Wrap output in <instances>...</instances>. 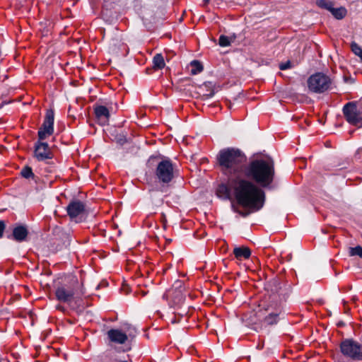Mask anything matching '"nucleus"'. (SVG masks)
Masks as SVG:
<instances>
[{"instance_id":"2","label":"nucleus","mask_w":362,"mask_h":362,"mask_svg":"<svg viewBox=\"0 0 362 362\" xmlns=\"http://www.w3.org/2000/svg\"><path fill=\"white\" fill-rule=\"evenodd\" d=\"M274 165L272 159H256L246 167L244 175L263 187H269L274 178Z\"/></svg>"},{"instance_id":"8","label":"nucleus","mask_w":362,"mask_h":362,"mask_svg":"<svg viewBox=\"0 0 362 362\" xmlns=\"http://www.w3.org/2000/svg\"><path fill=\"white\" fill-rule=\"evenodd\" d=\"M343 113L349 123L359 127H362V117L358 114L355 103L352 102L346 103L343 107Z\"/></svg>"},{"instance_id":"27","label":"nucleus","mask_w":362,"mask_h":362,"mask_svg":"<svg viewBox=\"0 0 362 362\" xmlns=\"http://www.w3.org/2000/svg\"><path fill=\"white\" fill-rule=\"evenodd\" d=\"M290 64H291L290 62H287L286 63L281 64L279 65V69L281 70H286V69L290 68V66H291Z\"/></svg>"},{"instance_id":"14","label":"nucleus","mask_w":362,"mask_h":362,"mask_svg":"<svg viewBox=\"0 0 362 362\" xmlns=\"http://www.w3.org/2000/svg\"><path fill=\"white\" fill-rule=\"evenodd\" d=\"M28 230L25 226L18 225L13 228V233L8 235V238H13L17 242L25 241L28 237Z\"/></svg>"},{"instance_id":"23","label":"nucleus","mask_w":362,"mask_h":362,"mask_svg":"<svg viewBox=\"0 0 362 362\" xmlns=\"http://www.w3.org/2000/svg\"><path fill=\"white\" fill-rule=\"evenodd\" d=\"M21 174L23 177H25L26 179L34 177V174L33 173L31 168H30L28 166L23 168L21 170Z\"/></svg>"},{"instance_id":"6","label":"nucleus","mask_w":362,"mask_h":362,"mask_svg":"<svg viewBox=\"0 0 362 362\" xmlns=\"http://www.w3.org/2000/svg\"><path fill=\"white\" fill-rule=\"evenodd\" d=\"M156 177L163 184L170 183L175 177V169L173 163L168 159L159 162L156 169Z\"/></svg>"},{"instance_id":"19","label":"nucleus","mask_w":362,"mask_h":362,"mask_svg":"<svg viewBox=\"0 0 362 362\" xmlns=\"http://www.w3.org/2000/svg\"><path fill=\"white\" fill-rule=\"evenodd\" d=\"M153 68L156 69H161L164 68L165 64L164 58L161 54H156L153 59Z\"/></svg>"},{"instance_id":"24","label":"nucleus","mask_w":362,"mask_h":362,"mask_svg":"<svg viewBox=\"0 0 362 362\" xmlns=\"http://www.w3.org/2000/svg\"><path fill=\"white\" fill-rule=\"evenodd\" d=\"M118 44L119 48L122 50H124V52H126L127 50V45L125 44H124L123 42H118L117 40H113V43L111 45V49L112 50V52H115L116 54H118V52L115 50V47H116V45Z\"/></svg>"},{"instance_id":"4","label":"nucleus","mask_w":362,"mask_h":362,"mask_svg":"<svg viewBox=\"0 0 362 362\" xmlns=\"http://www.w3.org/2000/svg\"><path fill=\"white\" fill-rule=\"evenodd\" d=\"M78 283L76 279H74L71 284L58 286L55 291L57 299L62 303H70L76 296L84 294L83 289H81L79 291H78Z\"/></svg>"},{"instance_id":"21","label":"nucleus","mask_w":362,"mask_h":362,"mask_svg":"<svg viewBox=\"0 0 362 362\" xmlns=\"http://www.w3.org/2000/svg\"><path fill=\"white\" fill-rule=\"evenodd\" d=\"M349 255L350 256H358L362 258V247L358 245L355 247L349 248Z\"/></svg>"},{"instance_id":"12","label":"nucleus","mask_w":362,"mask_h":362,"mask_svg":"<svg viewBox=\"0 0 362 362\" xmlns=\"http://www.w3.org/2000/svg\"><path fill=\"white\" fill-rule=\"evenodd\" d=\"M316 3L319 7L329 11L338 20L344 18L347 13L344 6L335 7L334 1H316Z\"/></svg>"},{"instance_id":"15","label":"nucleus","mask_w":362,"mask_h":362,"mask_svg":"<svg viewBox=\"0 0 362 362\" xmlns=\"http://www.w3.org/2000/svg\"><path fill=\"white\" fill-rule=\"evenodd\" d=\"M233 254L238 260L249 259L251 251L247 247H235L233 249Z\"/></svg>"},{"instance_id":"17","label":"nucleus","mask_w":362,"mask_h":362,"mask_svg":"<svg viewBox=\"0 0 362 362\" xmlns=\"http://www.w3.org/2000/svg\"><path fill=\"white\" fill-rule=\"evenodd\" d=\"M95 114L98 119L103 120V123H105L110 117V112L108 109L103 105H99L95 107Z\"/></svg>"},{"instance_id":"13","label":"nucleus","mask_w":362,"mask_h":362,"mask_svg":"<svg viewBox=\"0 0 362 362\" xmlns=\"http://www.w3.org/2000/svg\"><path fill=\"white\" fill-rule=\"evenodd\" d=\"M107 334L111 342L117 344H124L128 339L127 334L118 329H111Z\"/></svg>"},{"instance_id":"3","label":"nucleus","mask_w":362,"mask_h":362,"mask_svg":"<svg viewBox=\"0 0 362 362\" xmlns=\"http://www.w3.org/2000/svg\"><path fill=\"white\" fill-rule=\"evenodd\" d=\"M257 191L252 195H248L249 201L248 203L243 204L241 203L236 195L235 190L232 188L229 185V177H228V182L226 184H221L216 190V194L218 197L223 199H229L230 197V194L233 193L235 198L237 200V202L247 209H251L252 211H258L264 205V192L257 187Z\"/></svg>"},{"instance_id":"32","label":"nucleus","mask_w":362,"mask_h":362,"mask_svg":"<svg viewBox=\"0 0 362 362\" xmlns=\"http://www.w3.org/2000/svg\"><path fill=\"white\" fill-rule=\"evenodd\" d=\"M214 94V92H211V93L209 95V97H210V98L213 97Z\"/></svg>"},{"instance_id":"33","label":"nucleus","mask_w":362,"mask_h":362,"mask_svg":"<svg viewBox=\"0 0 362 362\" xmlns=\"http://www.w3.org/2000/svg\"><path fill=\"white\" fill-rule=\"evenodd\" d=\"M358 153H362V148L359 149V150L358 151Z\"/></svg>"},{"instance_id":"9","label":"nucleus","mask_w":362,"mask_h":362,"mask_svg":"<svg viewBox=\"0 0 362 362\" xmlns=\"http://www.w3.org/2000/svg\"><path fill=\"white\" fill-rule=\"evenodd\" d=\"M54 120V112L52 110H47L43 124L38 131L39 140L42 141L53 134Z\"/></svg>"},{"instance_id":"11","label":"nucleus","mask_w":362,"mask_h":362,"mask_svg":"<svg viewBox=\"0 0 362 362\" xmlns=\"http://www.w3.org/2000/svg\"><path fill=\"white\" fill-rule=\"evenodd\" d=\"M66 211L71 219L79 222L81 221L80 217L85 211V205L78 200L71 201L66 206Z\"/></svg>"},{"instance_id":"34","label":"nucleus","mask_w":362,"mask_h":362,"mask_svg":"<svg viewBox=\"0 0 362 362\" xmlns=\"http://www.w3.org/2000/svg\"><path fill=\"white\" fill-rule=\"evenodd\" d=\"M57 308H58V309H61V308H62V307H61L60 305H59V306H57Z\"/></svg>"},{"instance_id":"26","label":"nucleus","mask_w":362,"mask_h":362,"mask_svg":"<svg viewBox=\"0 0 362 362\" xmlns=\"http://www.w3.org/2000/svg\"><path fill=\"white\" fill-rule=\"evenodd\" d=\"M5 228H6L5 222L2 220H0V238H3Z\"/></svg>"},{"instance_id":"25","label":"nucleus","mask_w":362,"mask_h":362,"mask_svg":"<svg viewBox=\"0 0 362 362\" xmlns=\"http://www.w3.org/2000/svg\"><path fill=\"white\" fill-rule=\"evenodd\" d=\"M218 44L221 47H227L230 45V40L228 37L221 35L218 40Z\"/></svg>"},{"instance_id":"5","label":"nucleus","mask_w":362,"mask_h":362,"mask_svg":"<svg viewBox=\"0 0 362 362\" xmlns=\"http://www.w3.org/2000/svg\"><path fill=\"white\" fill-rule=\"evenodd\" d=\"M331 83V79L328 76L317 73L308 78V87L311 92L321 93L329 88Z\"/></svg>"},{"instance_id":"1","label":"nucleus","mask_w":362,"mask_h":362,"mask_svg":"<svg viewBox=\"0 0 362 362\" xmlns=\"http://www.w3.org/2000/svg\"><path fill=\"white\" fill-rule=\"evenodd\" d=\"M217 160L221 171L229 177V185L235 190L238 200L248 203V195H254L257 191L256 185L243 177L246 168L245 154L237 148H223L219 151Z\"/></svg>"},{"instance_id":"18","label":"nucleus","mask_w":362,"mask_h":362,"mask_svg":"<svg viewBox=\"0 0 362 362\" xmlns=\"http://www.w3.org/2000/svg\"><path fill=\"white\" fill-rule=\"evenodd\" d=\"M277 309L282 312L281 305L275 300V296H273L272 300L264 307V313H276Z\"/></svg>"},{"instance_id":"30","label":"nucleus","mask_w":362,"mask_h":362,"mask_svg":"<svg viewBox=\"0 0 362 362\" xmlns=\"http://www.w3.org/2000/svg\"><path fill=\"white\" fill-rule=\"evenodd\" d=\"M177 322L178 320L175 318V317L171 320V322L173 324L177 323Z\"/></svg>"},{"instance_id":"10","label":"nucleus","mask_w":362,"mask_h":362,"mask_svg":"<svg viewBox=\"0 0 362 362\" xmlns=\"http://www.w3.org/2000/svg\"><path fill=\"white\" fill-rule=\"evenodd\" d=\"M34 156L39 161H45L53 158V153L47 143L40 140L35 144Z\"/></svg>"},{"instance_id":"16","label":"nucleus","mask_w":362,"mask_h":362,"mask_svg":"<svg viewBox=\"0 0 362 362\" xmlns=\"http://www.w3.org/2000/svg\"><path fill=\"white\" fill-rule=\"evenodd\" d=\"M280 310H276V313H264V322L268 325H272L278 322L280 315H282Z\"/></svg>"},{"instance_id":"28","label":"nucleus","mask_w":362,"mask_h":362,"mask_svg":"<svg viewBox=\"0 0 362 362\" xmlns=\"http://www.w3.org/2000/svg\"><path fill=\"white\" fill-rule=\"evenodd\" d=\"M234 210H235V212L238 213L240 215H241L243 217L247 216L250 214L249 212H243V211H240V210H236V209H234Z\"/></svg>"},{"instance_id":"7","label":"nucleus","mask_w":362,"mask_h":362,"mask_svg":"<svg viewBox=\"0 0 362 362\" xmlns=\"http://www.w3.org/2000/svg\"><path fill=\"white\" fill-rule=\"evenodd\" d=\"M342 354L352 360L362 359V346L351 339L343 340L340 344Z\"/></svg>"},{"instance_id":"20","label":"nucleus","mask_w":362,"mask_h":362,"mask_svg":"<svg viewBox=\"0 0 362 362\" xmlns=\"http://www.w3.org/2000/svg\"><path fill=\"white\" fill-rule=\"evenodd\" d=\"M190 66L192 67L190 72L192 75H196L203 70L202 65L197 60L191 62Z\"/></svg>"},{"instance_id":"22","label":"nucleus","mask_w":362,"mask_h":362,"mask_svg":"<svg viewBox=\"0 0 362 362\" xmlns=\"http://www.w3.org/2000/svg\"><path fill=\"white\" fill-rule=\"evenodd\" d=\"M352 52L358 56L362 61V48L356 42H352L351 45Z\"/></svg>"},{"instance_id":"29","label":"nucleus","mask_w":362,"mask_h":362,"mask_svg":"<svg viewBox=\"0 0 362 362\" xmlns=\"http://www.w3.org/2000/svg\"><path fill=\"white\" fill-rule=\"evenodd\" d=\"M177 297H178V299H177V301H176V303L181 302L182 300L183 297H182V295L180 292L177 293Z\"/></svg>"},{"instance_id":"35","label":"nucleus","mask_w":362,"mask_h":362,"mask_svg":"<svg viewBox=\"0 0 362 362\" xmlns=\"http://www.w3.org/2000/svg\"><path fill=\"white\" fill-rule=\"evenodd\" d=\"M120 362H127V361H120Z\"/></svg>"},{"instance_id":"31","label":"nucleus","mask_w":362,"mask_h":362,"mask_svg":"<svg viewBox=\"0 0 362 362\" xmlns=\"http://www.w3.org/2000/svg\"><path fill=\"white\" fill-rule=\"evenodd\" d=\"M48 32H49L48 29L47 30H45V31H43V35H47L48 34Z\"/></svg>"}]
</instances>
